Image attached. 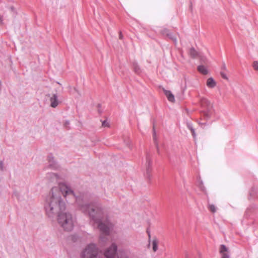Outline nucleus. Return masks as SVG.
Here are the masks:
<instances>
[{
	"label": "nucleus",
	"mask_w": 258,
	"mask_h": 258,
	"mask_svg": "<svg viewBox=\"0 0 258 258\" xmlns=\"http://www.w3.org/2000/svg\"><path fill=\"white\" fill-rule=\"evenodd\" d=\"M221 258H229V256L228 253H223L221 255Z\"/></svg>",
	"instance_id": "nucleus-15"
},
{
	"label": "nucleus",
	"mask_w": 258,
	"mask_h": 258,
	"mask_svg": "<svg viewBox=\"0 0 258 258\" xmlns=\"http://www.w3.org/2000/svg\"><path fill=\"white\" fill-rule=\"evenodd\" d=\"M252 67L255 70L258 71V61H253V64H252Z\"/></svg>",
	"instance_id": "nucleus-13"
},
{
	"label": "nucleus",
	"mask_w": 258,
	"mask_h": 258,
	"mask_svg": "<svg viewBox=\"0 0 258 258\" xmlns=\"http://www.w3.org/2000/svg\"><path fill=\"white\" fill-rule=\"evenodd\" d=\"M221 76L222 77V78L225 79V80H228V78L227 77V76L226 75V74L223 72H221Z\"/></svg>",
	"instance_id": "nucleus-14"
},
{
	"label": "nucleus",
	"mask_w": 258,
	"mask_h": 258,
	"mask_svg": "<svg viewBox=\"0 0 258 258\" xmlns=\"http://www.w3.org/2000/svg\"><path fill=\"white\" fill-rule=\"evenodd\" d=\"M116 251V246L113 244L105 251L104 256L99 257L98 258H115Z\"/></svg>",
	"instance_id": "nucleus-4"
},
{
	"label": "nucleus",
	"mask_w": 258,
	"mask_h": 258,
	"mask_svg": "<svg viewBox=\"0 0 258 258\" xmlns=\"http://www.w3.org/2000/svg\"><path fill=\"white\" fill-rule=\"evenodd\" d=\"M208 87L213 88L215 87L216 83L212 78L208 79L206 83Z\"/></svg>",
	"instance_id": "nucleus-7"
},
{
	"label": "nucleus",
	"mask_w": 258,
	"mask_h": 258,
	"mask_svg": "<svg viewBox=\"0 0 258 258\" xmlns=\"http://www.w3.org/2000/svg\"><path fill=\"white\" fill-rule=\"evenodd\" d=\"M164 93H165L166 96L167 97L168 100L169 101H170L171 102H174V101H175L174 96L172 94V93L171 92V91H168V90H165Z\"/></svg>",
	"instance_id": "nucleus-6"
},
{
	"label": "nucleus",
	"mask_w": 258,
	"mask_h": 258,
	"mask_svg": "<svg viewBox=\"0 0 258 258\" xmlns=\"http://www.w3.org/2000/svg\"><path fill=\"white\" fill-rule=\"evenodd\" d=\"M189 54L191 56L195 57L197 56V52L194 48H191L189 50Z\"/></svg>",
	"instance_id": "nucleus-12"
},
{
	"label": "nucleus",
	"mask_w": 258,
	"mask_h": 258,
	"mask_svg": "<svg viewBox=\"0 0 258 258\" xmlns=\"http://www.w3.org/2000/svg\"><path fill=\"white\" fill-rule=\"evenodd\" d=\"M60 191L57 187L51 189V195L48 204L45 207L47 214L51 217L55 214L57 215V222L59 225L66 231H71L74 225V221L72 215L64 212L65 206L60 200L61 193L64 197L71 196L74 197L72 190L64 184L60 185Z\"/></svg>",
	"instance_id": "nucleus-1"
},
{
	"label": "nucleus",
	"mask_w": 258,
	"mask_h": 258,
	"mask_svg": "<svg viewBox=\"0 0 258 258\" xmlns=\"http://www.w3.org/2000/svg\"><path fill=\"white\" fill-rule=\"evenodd\" d=\"M208 209L212 213H215L216 212V208L214 205H209L208 206Z\"/></svg>",
	"instance_id": "nucleus-11"
},
{
	"label": "nucleus",
	"mask_w": 258,
	"mask_h": 258,
	"mask_svg": "<svg viewBox=\"0 0 258 258\" xmlns=\"http://www.w3.org/2000/svg\"><path fill=\"white\" fill-rule=\"evenodd\" d=\"M50 105L52 107L54 108L57 106L58 101L56 95H53V96L50 98Z\"/></svg>",
	"instance_id": "nucleus-5"
},
{
	"label": "nucleus",
	"mask_w": 258,
	"mask_h": 258,
	"mask_svg": "<svg viewBox=\"0 0 258 258\" xmlns=\"http://www.w3.org/2000/svg\"><path fill=\"white\" fill-rule=\"evenodd\" d=\"M122 34L121 32L119 33V39H121L122 38Z\"/></svg>",
	"instance_id": "nucleus-17"
},
{
	"label": "nucleus",
	"mask_w": 258,
	"mask_h": 258,
	"mask_svg": "<svg viewBox=\"0 0 258 258\" xmlns=\"http://www.w3.org/2000/svg\"><path fill=\"white\" fill-rule=\"evenodd\" d=\"M228 249L224 245H221L220 247V253L222 255L223 253H227Z\"/></svg>",
	"instance_id": "nucleus-10"
},
{
	"label": "nucleus",
	"mask_w": 258,
	"mask_h": 258,
	"mask_svg": "<svg viewBox=\"0 0 258 258\" xmlns=\"http://www.w3.org/2000/svg\"><path fill=\"white\" fill-rule=\"evenodd\" d=\"M159 241L157 238H155L153 239L152 242V248L154 252H156L158 249Z\"/></svg>",
	"instance_id": "nucleus-8"
},
{
	"label": "nucleus",
	"mask_w": 258,
	"mask_h": 258,
	"mask_svg": "<svg viewBox=\"0 0 258 258\" xmlns=\"http://www.w3.org/2000/svg\"><path fill=\"white\" fill-rule=\"evenodd\" d=\"M1 21H2V19H1V18H0V22H1Z\"/></svg>",
	"instance_id": "nucleus-18"
},
{
	"label": "nucleus",
	"mask_w": 258,
	"mask_h": 258,
	"mask_svg": "<svg viewBox=\"0 0 258 258\" xmlns=\"http://www.w3.org/2000/svg\"><path fill=\"white\" fill-rule=\"evenodd\" d=\"M198 70L199 72L203 75H207L208 73V71L207 68L204 66H200L198 68Z\"/></svg>",
	"instance_id": "nucleus-9"
},
{
	"label": "nucleus",
	"mask_w": 258,
	"mask_h": 258,
	"mask_svg": "<svg viewBox=\"0 0 258 258\" xmlns=\"http://www.w3.org/2000/svg\"><path fill=\"white\" fill-rule=\"evenodd\" d=\"M83 212L88 211L90 217L94 220L95 224L102 233L107 234L111 225L108 221L103 222L101 212L98 208H94L92 205H84L81 207Z\"/></svg>",
	"instance_id": "nucleus-2"
},
{
	"label": "nucleus",
	"mask_w": 258,
	"mask_h": 258,
	"mask_svg": "<svg viewBox=\"0 0 258 258\" xmlns=\"http://www.w3.org/2000/svg\"><path fill=\"white\" fill-rule=\"evenodd\" d=\"M98 254V249L94 244L88 245L81 254L82 258H95Z\"/></svg>",
	"instance_id": "nucleus-3"
},
{
	"label": "nucleus",
	"mask_w": 258,
	"mask_h": 258,
	"mask_svg": "<svg viewBox=\"0 0 258 258\" xmlns=\"http://www.w3.org/2000/svg\"><path fill=\"white\" fill-rule=\"evenodd\" d=\"M191 133H192V135L194 136V137H195V131H194L193 129H191Z\"/></svg>",
	"instance_id": "nucleus-16"
}]
</instances>
